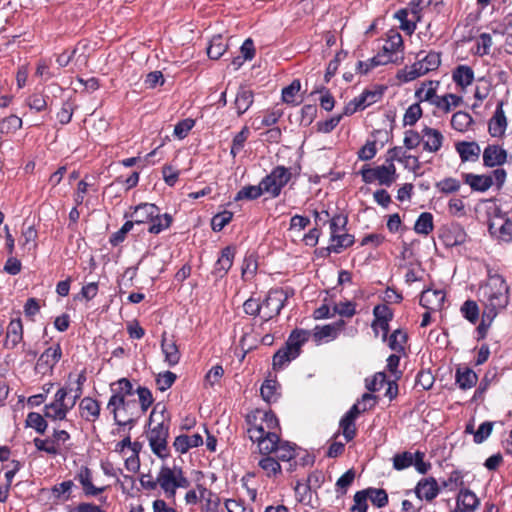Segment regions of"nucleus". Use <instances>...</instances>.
Instances as JSON below:
<instances>
[{
  "label": "nucleus",
  "instance_id": "f257e3e1",
  "mask_svg": "<svg viewBox=\"0 0 512 512\" xmlns=\"http://www.w3.org/2000/svg\"><path fill=\"white\" fill-rule=\"evenodd\" d=\"M111 391L107 409L113 414L115 423L120 426L134 424L141 414L136 400L132 398V383L127 378H121L111 384Z\"/></svg>",
  "mask_w": 512,
  "mask_h": 512
},
{
  "label": "nucleus",
  "instance_id": "f03ea898",
  "mask_svg": "<svg viewBox=\"0 0 512 512\" xmlns=\"http://www.w3.org/2000/svg\"><path fill=\"white\" fill-rule=\"evenodd\" d=\"M247 433L256 442L260 453L269 455L277 441L278 420L270 411L255 410L247 416Z\"/></svg>",
  "mask_w": 512,
  "mask_h": 512
},
{
  "label": "nucleus",
  "instance_id": "7ed1b4c3",
  "mask_svg": "<svg viewBox=\"0 0 512 512\" xmlns=\"http://www.w3.org/2000/svg\"><path fill=\"white\" fill-rule=\"evenodd\" d=\"M480 301L484 305L486 317L495 319L508 304V287L499 275L490 276L480 288Z\"/></svg>",
  "mask_w": 512,
  "mask_h": 512
},
{
  "label": "nucleus",
  "instance_id": "20e7f679",
  "mask_svg": "<svg viewBox=\"0 0 512 512\" xmlns=\"http://www.w3.org/2000/svg\"><path fill=\"white\" fill-rule=\"evenodd\" d=\"M157 404L150 414V425H153L147 432L149 445L154 454L160 458L168 455L167 438L169 434V423L165 420L164 407Z\"/></svg>",
  "mask_w": 512,
  "mask_h": 512
},
{
  "label": "nucleus",
  "instance_id": "39448f33",
  "mask_svg": "<svg viewBox=\"0 0 512 512\" xmlns=\"http://www.w3.org/2000/svg\"><path fill=\"white\" fill-rule=\"evenodd\" d=\"M422 53L418 54V61L411 66H405L398 71L397 78L402 82H411L421 76L426 75L431 71H435L441 64L440 53L431 51L425 56L421 57Z\"/></svg>",
  "mask_w": 512,
  "mask_h": 512
},
{
  "label": "nucleus",
  "instance_id": "423d86ee",
  "mask_svg": "<svg viewBox=\"0 0 512 512\" xmlns=\"http://www.w3.org/2000/svg\"><path fill=\"white\" fill-rule=\"evenodd\" d=\"M157 483L167 498H175L178 488L186 489L190 486L189 480L180 467L167 465L160 468Z\"/></svg>",
  "mask_w": 512,
  "mask_h": 512
},
{
  "label": "nucleus",
  "instance_id": "0eeeda50",
  "mask_svg": "<svg viewBox=\"0 0 512 512\" xmlns=\"http://www.w3.org/2000/svg\"><path fill=\"white\" fill-rule=\"evenodd\" d=\"M463 176L465 183L468 184L472 190L485 192L494 185L500 188L505 182L506 171L498 167L484 174L466 173Z\"/></svg>",
  "mask_w": 512,
  "mask_h": 512
},
{
  "label": "nucleus",
  "instance_id": "6e6552de",
  "mask_svg": "<svg viewBox=\"0 0 512 512\" xmlns=\"http://www.w3.org/2000/svg\"><path fill=\"white\" fill-rule=\"evenodd\" d=\"M67 396V388H60L55 393L54 400L44 407V416L53 421L64 420L67 413L74 407L73 401H69Z\"/></svg>",
  "mask_w": 512,
  "mask_h": 512
},
{
  "label": "nucleus",
  "instance_id": "1a4fd4ad",
  "mask_svg": "<svg viewBox=\"0 0 512 512\" xmlns=\"http://www.w3.org/2000/svg\"><path fill=\"white\" fill-rule=\"evenodd\" d=\"M361 175L365 183L378 182L380 185L390 186L395 181V167L392 162L377 167L366 164L361 169Z\"/></svg>",
  "mask_w": 512,
  "mask_h": 512
},
{
  "label": "nucleus",
  "instance_id": "9d476101",
  "mask_svg": "<svg viewBox=\"0 0 512 512\" xmlns=\"http://www.w3.org/2000/svg\"><path fill=\"white\" fill-rule=\"evenodd\" d=\"M291 176L292 173L288 168L278 166L262 179V188L265 190L266 194L275 198L279 196L282 188L290 181Z\"/></svg>",
  "mask_w": 512,
  "mask_h": 512
},
{
  "label": "nucleus",
  "instance_id": "9b49d317",
  "mask_svg": "<svg viewBox=\"0 0 512 512\" xmlns=\"http://www.w3.org/2000/svg\"><path fill=\"white\" fill-rule=\"evenodd\" d=\"M420 1H412L408 7L398 10L394 15L400 22V29L408 35L414 33L417 23L421 20Z\"/></svg>",
  "mask_w": 512,
  "mask_h": 512
},
{
  "label": "nucleus",
  "instance_id": "f8f14e48",
  "mask_svg": "<svg viewBox=\"0 0 512 512\" xmlns=\"http://www.w3.org/2000/svg\"><path fill=\"white\" fill-rule=\"evenodd\" d=\"M287 296L285 292L281 289H275L269 291L265 300L261 303L262 306V314L261 318L264 321H268L272 319L274 316L278 315L281 309L284 306V302L286 301Z\"/></svg>",
  "mask_w": 512,
  "mask_h": 512
},
{
  "label": "nucleus",
  "instance_id": "ddd939ff",
  "mask_svg": "<svg viewBox=\"0 0 512 512\" xmlns=\"http://www.w3.org/2000/svg\"><path fill=\"white\" fill-rule=\"evenodd\" d=\"M62 351L60 345H54L47 348L39 357L36 363L38 373L47 374L52 371L53 367L60 360Z\"/></svg>",
  "mask_w": 512,
  "mask_h": 512
},
{
  "label": "nucleus",
  "instance_id": "4468645a",
  "mask_svg": "<svg viewBox=\"0 0 512 512\" xmlns=\"http://www.w3.org/2000/svg\"><path fill=\"white\" fill-rule=\"evenodd\" d=\"M382 91L380 90H366L358 97L354 98L346 107L344 114L350 115L356 112L358 109H365L368 106L376 103L382 97Z\"/></svg>",
  "mask_w": 512,
  "mask_h": 512
},
{
  "label": "nucleus",
  "instance_id": "2eb2a0df",
  "mask_svg": "<svg viewBox=\"0 0 512 512\" xmlns=\"http://www.w3.org/2000/svg\"><path fill=\"white\" fill-rule=\"evenodd\" d=\"M75 480H77L86 496H97L104 491V487H98L93 483V474L92 471L86 467L81 466L75 475Z\"/></svg>",
  "mask_w": 512,
  "mask_h": 512
},
{
  "label": "nucleus",
  "instance_id": "dca6fc26",
  "mask_svg": "<svg viewBox=\"0 0 512 512\" xmlns=\"http://www.w3.org/2000/svg\"><path fill=\"white\" fill-rule=\"evenodd\" d=\"M439 492V484L433 477L421 479L415 487V493L420 500L432 501L438 496Z\"/></svg>",
  "mask_w": 512,
  "mask_h": 512
},
{
  "label": "nucleus",
  "instance_id": "f3484780",
  "mask_svg": "<svg viewBox=\"0 0 512 512\" xmlns=\"http://www.w3.org/2000/svg\"><path fill=\"white\" fill-rule=\"evenodd\" d=\"M343 327V320H340L333 324L316 326L313 330V337L316 342L334 340L335 338H337Z\"/></svg>",
  "mask_w": 512,
  "mask_h": 512
},
{
  "label": "nucleus",
  "instance_id": "a211bd4d",
  "mask_svg": "<svg viewBox=\"0 0 512 512\" xmlns=\"http://www.w3.org/2000/svg\"><path fill=\"white\" fill-rule=\"evenodd\" d=\"M445 294L442 290L427 289L421 293L420 305L429 311L440 309L444 303Z\"/></svg>",
  "mask_w": 512,
  "mask_h": 512
},
{
  "label": "nucleus",
  "instance_id": "6ab92c4d",
  "mask_svg": "<svg viewBox=\"0 0 512 512\" xmlns=\"http://www.w3.org/2000/svg\"><path fill=\"white\" fill-rule=\"evenodd\" d=\"M439 81H425L415 91V98L418 102H429L435 106L439 96L436 94L439 87Z\"/></svg>",
  "mask_w": 512,
  "mask_h": 512
},
{
  "label": "nucleus",
  "instance_id": "aec40b11",
  "mask_svg": "<svg viewBox=\"0 0 512 512\" xmlns=\"http://www.w3.org/2000/svg\"><path fill=\"white\" fill-rule=\"evenodd\" d=\"M457 506L462 512H473L480 505V499L468 488H461L456 498Z\"/></svg>",
  "mask_w": 512,
  "mask_h": 512
},
{
  "label": "nucleus",
  "instance_id": "412c9836",
  "mask_svg": "<svg viewBox=\"0 0 512 512\" xmlns=\"http://www.w3.org/2000/svg\"><path fill=\"white\" fill-rule=\"evenodd\" d=\"M467 234L465 230L459 225H452L446 228L441 239L443 243L448 247H454L465 243Z\"/></svg>",
  "mask_w": 512,
  "mask_h": 512
},
{
  "label": "nucleus",
  "instance_id": "4be33fe9",
  "mask_svg": "<svg viewBox=\"0 0 512 512\" xmlns=\"http://www.w3.org/2000/svg\"><path fill=\"white\" fill-rule=\"evenodd\" d=\"M203 444V438L199 433L191 435L181 434L174 440L173 446L175 450L181 454L186 453L189 449L198 447Z\"/></svg>",
  "mask_w": 512,
  "mask_h": 512
},
{
  "label": "nucleus",
  "instance_id": "5701e85b",
  "mask_svg": "<svg viewBox=\"0 0 512 512\" xmlns=\"http://www.w3.org/2000/svg\"><path fill=\"white\" fill-rule=\"evenodd\" d=\"M443 139L444 137L442 133L437 129L425 127L422 130L421 140L423 142L424 149L430 152L438 151L442 146Z\"/></svg>",
  "mask_w": 512,
  "mask_h": 512
},
{
  "label": "nucleus",
  "instance_id": "b1692460",
  "mask_svg": "<svg viewBox=\"0 0 512 512\" xmlns=\"http://www.w3.org/2000/svg\"><path fill=\"white\" fill-rule=\"evenodd\" d=\"M507 127L506 116L503 111V102H499L493 117L489 122V133L493 137L502 136Z\"/></svg>",
  "mask_w": 512,
  "mask_h": 512
},
{
  "label": "nucleus",
  "instance_id": "393cba45",
  "mask_svg": "<svg viewBox=\"0 0 512 512\" xmlns=\"http://www.w3.org/2000/svg\"><path fill=\"white\" fill-rule=\"evenodd\" d=\"M23 339V325L20 319L11 320L6 332L5 346L9 349L16 347Z\"/></svg>",
  "mask_w": 512,
  "mask_h": 512
},
{
  "label": "nucleus",
  "instance_id": "a878e982",
  "mask_svg": "<svg viewBox=\"0 0 512 512\" xmlns=\"http://www.w3.org/2000/svg\"><path fill=\"white\" fill-rule=\"evenodd\" d=\"M79 412L83 419L94 422L99 418L100 405L95 399L85 397L80 401Z\"/></svg>",
  "mask_w": 512,
  "mask_h": 512
},
{
  "label": "nucleus",
  "instance_id": "bb28decb",
  "mask_svg": "<svg viewBox=\"0 0 512 512\" xmlns=\"http://www.w3.org/2000/svg\"><path fill=\"white\" fill-rule=\"evenodd\" d=\"M161 349L165 357V362L168 366H175L179 363L180 352L173 339L166 337L164 333L162 336Z\"/></svg>",
  "mask_w": 512,
  "mask_h": 512
},
{
  "label": "nucleus",
  "instance_id": "cd10ccee",
  "mask_svg": "<svg viewBox=\"0 0 512 512\" xmlns=\"http://www.w3.org/2000/svg\"><path fill=\"white\" fill-rule=\"evenodd\" d=\"M271 453H275L281 461H291L296 456V446L287 441H280L279 436H277V441L273 445Z\"/></svg>",
  "mask_w": 512,
  "mask_h": 512
},
{
  "label": "nucleus",
  "instance_id": "c85d7f7f",
  "mask_svg": "<svg viewBox=\"0 0 512 512\" xmlns=\"http://www.w3.org/2000/svg\"><path fill=\"white\" fill-rule=\"evenodd\" d=\"M453 81L462 89L470 86L474 80V71L467 65H459L452 73Z\"/></svg>",
  "mask_w": 512,
  "mask_h": 512
},
{
  "label": "nucleus",
  "instance_id": "c756f323",
  "mask_svg": "<svg viewBox=\"0 0 512 512\" xmlns=\"http://www.w3.org/2000/svg\"><path fill=\"white\" fill-rule=\"evenodd\" d=\"M233 260L234 250L231 247L224 248L215 264L214 273L219 277L226 275V273L232 267Z\"/></svg>",
  "mask_w": 512,
  "mask_h": 512
},
{
  "label": "nucleus",
  "instance_id": "7c9ffc66",
  "mask_svg": "<svg viewBox=\"0 0 512 512\" xmlns=\"http://www.w3.org/2000/svg\"><path fill=\"white\" fill-rule=\"evenodd\" d=\"M158 212V208L154 204L144 203L137 206L130 216L134 223L140 224L149 222L151 217L155 216Z\"/></svg>",
  "mask_w": 512,
  "mask_h": 512
},
{
  "label": "nucleus",
  "instance_id": "2f4dec72",
  "mask_svg": "<svg viewBox=\"0 0 512 512\" xmlns=\"http://www.w3.org/2000/svg\"><path fill=\"white\" fill-rule=\"evenodd\" d=\"M403 39L399 33H392L385 44L383 45L380 54H385L389 59L390 63L395 61L396 53L402 48Z\"/></svg>",
  "mask_w": 512,
  "mask_h": 512
},
{
  "label": "nucleus",
  "instance_id": "473e14b6",
  "mask_svg": "<svg viewBox=\"0 0 512 512\" xmlns=\"http://www.w3.org/2000/svg\"><path fill=\"white\" fill-rule=\"evenodd\" d=\"M141 448L142 445L135 441L133 442V447L122 454L126 469L132 473L137 472L140 468L139 452Z\"/></svg>",
  "mask_w": 512,
  "mask_h": 512
},
{
  "label": "nucleus",
  "instance_id": "72a5a7b5",
  "mask_svg": "<svg viewBox=\"0 0 512 512\" xmlns=\"http://www.w3.org/2000/svg\"><path fill=\"white\" fill-rule=\"evenodd\" d=\"M253 92L245 87H240L235 98V107L238 115L244 114L253 104Z\"/></svg>",
  "mask_w": 512,
  "mask_h": 512
},
{
  "label": "nucleus",
  "instance_id": "f704fd0d",
  "mask_svg": "<svg viewBox=\"0 0 512 512\" xmlns=\"http://www.w3.org/2000/svg\"><path fill=\"white\" fill-rule=\"evenodd\" d=\"M491 234L495 235L499 240L503 242L512 241V221L505 219L502 220L500 225L493 222L489 226Z\"/></svg>",
  "mask_w": 512,
  "mask_h": 512
},
{
  "label": "nucleus",
  "instance_id": "c9c22d12",
  "mask_svg": "<svg viewBox=\"0 0 512 512\" xmlns=\"http://www.w3.org/2000/svg\"><path fill=\"white\" fill-rule=\"evenodd\" d=\"M354 242L353 236L348 233L335 234L330 236L328 252L340 253L343 249L351 246Z\"/></svg>",
  "mask_w": 512,
  "mask_h": 512
},
{
  "label": "nucleus",
  "instance_id": "e433bc0d",
  "mask_svg": "<svg viewBox=\"0 0 512 512\" xmlns=\"http://www.w3.org/2000/svg\"><path fill=\"white\" fill-rule=\"evenodd\" d=\"M308 338V331L296 330L291 333L286 343V347L292 351V356H298L300 354V349L302 345L308 340Z\"/></svg>",
  "mask_w": 512,
  "mask_h": 512
},
{
  "label": "nucleus",
  "instance_id": "4c0bfd02",
  "mask_svg": "<svg viewBox=\"0 0 512 512\" xmlns=\"http://www.w3.org/2000/svg\"><path fill=\"white\" fill-rule=\"evenodd\" d=\"M388 63H390V59L385 54L378 53L376 56L366 61H359L356 69L360 74H367L375 67L386 65Z\"/></svg>",
  "mask_w": 512,
  "mask_h": 512
},
{
  "label": "nucleus",
  "instance_id": "58836bf2",
  "mask_svg": "<svg viewBox=\"0 0 512 512\" xmlns=\"http://www.w3.org/2000/svg\"><path fill=\"white\" fill-rule=\"evenodd\" d=\"M456 150L461 160L478 159L481 153V148L476 142H459L456 144Z\"/></svg>",
  "mask_w": 512,
  "mask_h": 512
},
{
  "label": "nucleus",
  "instance_id": "ea45409f",
  "mask_svg": "<svg viewBox=\"0 0 512 512\" xmlns=\"http://www.w3.org/2000/svg\"><path fill=\"white\" fill-rule=\"evenodd\" d=\"M211 490L207 489L202 484H197L195 488L190 489L186 492L184 496V501L186 505L194 506L198 503H202V501L207 497L206 493H210Z\"/></svg>",
  "mask_w": 512,
  "mask_h": 512
},
{
  "label": "nucleus",
  "instance_id": "a19ab883",
  "mask_svg": "<svg viewBox=\"0 0 512 512\" xmlns=\"http://www.w3.org/2000/svg\"><path fill=\"white\" fill-rule=\"evenodd\" d=\"M228 44L221 35H215L207 47V54L210 59H219L227 50Z\"/></svg>",
  "mask_w": 512,
  "mask_h": 512
},
{
  "label": "nucleus",
  "instance_id": "79ce46f5",
  "mask_svg": "<svg viewBox=\"0 0 512 512\" xmlns=\"http://www.w3.org/2000/svg\"><path fill=\"white\" fill-rule=\"evenodd\" d=\"M456 383L461 389L472 388L477 383V375L469 368L458 369L456 372Z\"/></svg>",
  "mask_w": 512,
  "mask_h": 512
},
{
  "label": "nucleus",
  "instance_id": "37998d69",
  "mask_svg": "<svg viewBox=\"0 0 512 512\" xmlns=\"http://www.w3.org/2000/svg\"><path fill=\"white\" fill-rule=\"evenodd\" d=\"M472 123L473 118L464 111L454 113L451 118V126L459 132H466Z\"/></svg>",
  "mask_w": 512,
  "mask_h": 512
},
{
  "label": "nucleus",
  "instance_id": "c03bdc74",
  "mask_svg": "<svg viewBox=\"0 0 512 512\" xmlns=\"http://www.w3.org/2000/svg\"><path fill=\"white\" fill-rule=\"evenodd\" d=\"M149 222L151 224L148 231L153 234H159L170 226L172 218L169 214L160 215L158 211L155 216L151 217Z\"/></svg>",
  "mask_w": 512,
  "mask_h": 512
},
{
  "label": "nucleus",
  "instance_id": "a18cd8bd",
  "mask_svg": "<svg viewBox=\"0 0 512 512\" xmlns=\"http://www.w3.org/2000/svg\"><path fill=\"white\" fill-rule=\"evenodd\" d=\"M462 102V97L456 94H445L443 96H439L437 102H435V106L442 110L445 113H448L452 107H458Z\"/></svg>",
  "mask_w": 512,
  "mask_h": 512
},
{
  "label": "nucleus",
  "instance_id": "49530a36",
  "mask_svg": "<svg viewBox=\"0 0 512 512\" xmlns=\"http://www.w3.org/2000/svg\"><path fill=\"white\" fill-rule=\"evenodd\" d=\"M263 194H266V192L262 188V182H260L259 185H249L240 189L235 196V200H254Z\"/></svg>",
  "mask_w": 512,
  "mask_h": 512
},
{
  "label": "nucleus",
  "instance_id": "de8ad7c7",
  "mask_svg": "<svg viewBox=\"0 0 512 512\" xmlns=\"http://www.w3.org/2000/svg\"><path fill=\"white\" fill-rule=\"evenodd\" d=\"M137 393L138 395V406L140 409L141 416L144 415L149 407L152 405L154 398L152 396L151 391L142 386H138L136 390H134V393Z\"/></svg>",
  "mask_w": 512,
  "mask_h": 512
},
{
  "label": "nucleus",
  "instance_id": "09e8293b",
  "mask_svg": "<svg viewBox=\"0 0 512 512\" xmlns=\"http://www.w3.org/2000/svg\"><path fill=\"white\" fill-rule=\"evenodd\" d=\"M278 388L279 384L275 380H266L260 389L262 398L268 403L276 401L279 396Z\"/></svg>",
  "mask_w": 512,
  "mask_h": 512
},
{
  "label": "nucleus",
  "instance_id": "8fccbe9b",
  "mask_svg": "<svg viewBox=\"0 0 512 512\" xmlns=\"http://www.w3.org/2000/svg\"><path fill=\"white\" fill-rule=\"evenodd\" d=\"M74 486L71 480L63 481L51 488L52 498L55 500H68L70 498V492Z\"/></svg>",
  "mask_w": 512,
  "mask_h": 512
},
{
  "label": "nucleus",
  "instance_id": "3c124183",
  "mask_svg": "<svg viewBox=\"0 0 512 512\" xmlns=\"http://www.w3.org/2000/svg\"><path fill=\"white\" fill-rule=\"evenodd\" d=\"M414 230L418 234L427 235L433 230V216L431 213L424 212L422 213L415 225Z\"/></svg>",
  "mask_w": 512,
  "mask_h": 512
},
{
  "label": "nucleus",
  "instance_id": "603ef678",
  "mask_svg": "<svg viewBox=\"0 0 512 512\" xmlns=\"http://www.w3.org/2000/svg\"><path fill=\"white\" fill-rule=\"evenodd\" d=\"M250 132L247 127H243L242 130L235 135L231 145L230 154L233 158L237 156H241L240 152L243 150L245 142L249 136Z\"/></svg>",
  "mask_w": 512,
  "mask_h": 512
},
{
  "label": "nucleus",
  "instance_id": "864d4df0",
  "mask_svg": "<svg viewBox=\"0 0 512 512\" xmlns=\"http://www.w3.org/2000/svg\"><path fill=\"white\" fill-rule=\"evenodd\" d=\"M258 464L268 477L276 476L281 473V466L273 457H263L259 460Z\"/></svg>",
  "mask_w": 512,
  "mask_h": 512
},
{
  "label": "nucleus",
  "instance_id": "5fc2aeb1",
  "mask_svg": "<svg viewBox=\"0 0 512 512\" xmlns=\"http://www.w3.org/2000/svg\"><path fill=\"white\" fill-rule=\"evenodd\" d=\"M291 353L292 351L286 346L280 349L273 357V367L282 369L286 364L298 357L292 356Z\"/></svg>",
  "mask_w": 512,
  "mask_h": 512
},
{
  "label": "nucleus",
  "instance_id": "6e6d98bb",
  "mask_svg": "<svg viewBox=\"0 0 512 512\" xmlns=\"http://www.w3.org/2000/svg\"><path fill=\"white\" fill-rule=\"evenodd\" d=\"M442 486L449 491L464 488L463 474L458 471H452L446 480L442 482Z\"/></svg>",
  "mask_w": 512,
  "mask_h": 512
},
{
  "label": "nucleus",
  "instance_id": "4d7b16f0",
  "mask_svg": "<svg viewBox=\"0 0 512 512\" xmlns=\"http://www.w3.org/2000/svg\"><path fill=\"white\" fill-rule=\"evenodd\" d=\"M22 126V119L16 115H10L0 121V133L9 134Z\"/></svg>",
  "mask_w": 512,
  "mask_h": 512
},
{
  "label": "nucleus",
  "instance_id": "13d9d810",
  "mask_svg": "<svg viewBox=\"0 0 512 512\" xmlns=\"http://www.w3.org/2000/svg\"><path fill=\"white\" fill-rule=\"evenodd\" d=\"M355 479V471L353 469H349L346 471L336 482V492L338 494L344 495L346 494L348 488L351 486Z\"/></svg>",
  "mask_w": 512,
  "mask_h": 512
},
{
  "label": "nucleus",
  "instance_id": "bf43d9fd",
  "mask_svg": "<svg viewBox=\"0 0 512 512\" xmlns=\"http://www.w3.org/2000/svg\"><path fill=\"white\" fill-rule=\"evenodd\" d=\"M207 497L202 501L200 512H218L220 507V498L214 492L206 493Z\"/></svg>",
  "mask_w": 512,
  "mask_h": 512
},
{
  "label": "nucleus",
  "instance_id": "052dcab7",
  "mask_svg": "<svg viewBox=\"0 0 512 512\" xmlns=\"http://www.w3.org/2000/svg\"><path fill=\"white\" fill-rule=\"evenodd\" d=\"M28 427L35 429L39 433H44L47 428V422L42 415L36 412H31L26 418Z\"/></svg>",
  "mask_w": 512,
  "mask_h": 512
},
{
  "label": "nucleus",
  "instance_id": "680f3d73",
  "mask_svg": "<svg viewBox=\"0 0 512 512\" xmlns=\"http://www.w3.org/2000/svg\"><path fill=\"white\" fill-rule=\"evenodd\" d=\"M422 116V108L418 103H414L412 105H410L408 107V109L406 110L405 114H404V117H403V122H404V125H414Z\"/></svg>",
  "mask_w": 512,
  "mask_h": 512
},
{
  "label": "nucleus",
  "instance_id": "e2e57ef3",
  "mask_svg": "<svg viewBox=\"0 0 512 512\" xmlns=\"http://www.w3.org/2000/svg\"><path fill=\"white\" fill-rule=\"evenodd\" d=\"M463 316L471 323H476L479 317V308L475 301L468 300L461 307Z\"/></svg>",
  "mask_w": 512,
  "mask_h": 512
},
{
  "label": "nucleus",
  "instance_id": "0e129e2a",
  "mask_svg": "<svg viewBox=\"0 0 512 512\" xmlns=\"http://www.w3.org/2000/svg\"><path fill=\"white\" fill-rule=\"evenodd\" d=\"M368 499L378 508L384 507L388 502L387 493L383 489L369 488L366 490Z\"/></svg>",
  "mask_w": 512,
  "mask_h": 512
},
{
  "label": "nucleus",
  "instance_id": "69168bd1",
  "mask_svg": "<svg viewBox=\"0 0 512 512\" xmlns=\"http://www.w3.org/2000/svg\"><path fill=\"white\" fill-rule=\"evenodd\" d=\"M413 456L411 452H403L394 455L393 457V467L396 470H403L410 467L413 464Z\"/></svg>",
  "mask_w": 512,
  "mask_h": 512
},
{
  "label": "nucleus",
  "instance_id": "338daca9",
  "mask_svg": "<svg viewBox=\"0 0 512 512\" xmlns=\"http://www.w3.org/2000/svg\"><path fill=\"white\" fill-rule=\"evenodd\" d=\"M194 125L195 121L193 119L186 118L175 125L173 134L178 139H184Z\"/></svg>",
  "mask_w": 512,
  "mask_h": 512
},
{
  "label": "nucleus",
  "instance_id": "774afa93",
  "mask_svg": "<svg viewBox=\"0 0 512 512\" xmlns=\"http://www.w3.org/2000/svg\"><path fill=\"white\" fill-rule=\"evenodd\" d=\"M176 380V374L171 371L159 373L156 378V385L160 391L169 389Z\"/></svg>",
  "mask_w": 512,
  "mask_h": 512
}]
</instances>
